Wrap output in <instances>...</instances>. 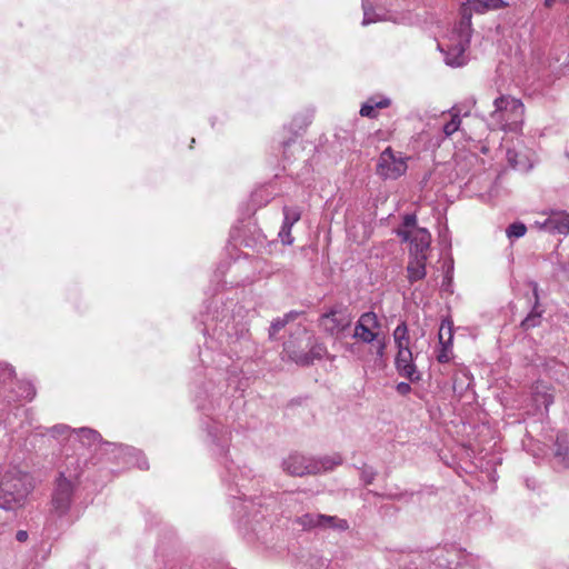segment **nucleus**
<instances>
[{"label": "nucleus", "mask_w": 569, "mask_h": 569, "mask_svg": "<svg viewBox=\"0 0 569 569\" xmlns=\"http://www.w3.org/2000/svg\"><path fill=\"white\" fill-rule=\"evenodd\" d=\"M202 323L204 326L203 333L211 332L221 345L233 343L243 338L248 331L243 317L236 316L233 311L230 313L229 308L222 309L221 312L216 310L211 316L208 315Z\"/></svg>", "instance_id": "1"}, {"label": "nucleus", "mask_w": 569, "mask_h": 569, "mask_svg": "<svg viewBox=\"0 0 569 569\" xmlns=\"http://www.w3.org/2000/svg\"><path fill=\"white\" fill-rule=\"evenodd\" d=\"M283 351L297 365L309 366L327 355V347L313 341L307 329L299 327L296 333L283 343Z\"/></svg>", "instance_id": "2"}, {"label": "nucleus", "mask_w": 569, "mask_h": 569, "mask_svg": "<svg viewBox=\"0 0 569 569\" xmlns=\"http://www.w3.org/2000/svg\"><path fill=\"white\" fill-rule=\"evenodd\" d=\"M471 14L463 12L460 22L455 27L448 42H439L438 48L445 54V61L450 67L466 64L465 54L470 43Z\"/></svg>", "instance_id": "3"}, {"label": "nucleus", "mask_w": 569, "mask_h": 569, "mask_svg": "<svg viewBox=\"0 0 569 569\" xmlns=\"http://www.w3.org/2000/svg\"><path fill=\"white\" fill-rule=\"evenodd\" d=\"M32 489L31 477L18 469H9L0 481V508L14 510Z\"/></svg>", "instance_id": "4"}, {"label": "nucleus", "mask_w": 569, "mask_h": 569, "mask_svg": "<svg viewBox=\"0 0 569 569\" xmlns=\"http://www.w3.org/2000/svg\"><path fill=\"white\" fill-rule=\"evenodd\" d=\"M495 110L490 113V126L503 131H518L525 118V106L520 99L500 96L493 101Z\"/></svg>", "instance_id": "5"}, {"label": "nucleus", "mask_w": 569, "mask_h": 569, "mask_svg": "<svg viewBox=\"0 0 569 569\" xmlns=\"http://www.w3.org/2000/svg\"><path fill=\"white\" fill-rule=\"evenodd\" d=\"M352 338L370 345L372 353L382 359L387 349V337L381 332V322L373 311L363 312L355 323Z\"/></svg>", "instance_id": "6"}, {"label": "nucleus", "mask_w": 569, "mask_h": 569, "mask_svg": "<svg viewBox=\"0 0 569 569\" xmlns=\"http://www.w3.org/2000/svg\"><path fill=\"white\" fill-rule=\"evenodd\" d=\"M80 473L81 467L76 458L69 459L66 470L60 471L52 495V507L59 516L66 515L70 509Z\"/></svg>", "instance_id": "7"}, {"label": "nucleus", "mask_w": 569, "mask_h": 569, "mask_svg": "<svg viewBox=\"0 0 569 569\" xmlns=\"http://www.w3.org/2000/svg\"><path fill=\"white\" fill-rule=\"evenodd\" d=\"M352 315L349 308L342 303H336L328 308L318 319L319 329L327 336L340 339L350 329Z\"/></svg>", "instance_id": "8"}, {"label": "nucleus", "mask_w": 569, "mask_h": 569, "mask_svg": "<svg viewBox=\"0 0 569 569\" xmlns=\"http://www.w3.org/2000/svg\"><path fill=\"white\" fill-rule=\"evenodd\" d=\"M407 159L388 147L379 156L376 172L382 179H398L407 171Z\"/></svg>", "instance_id": "9"}, {"label": "nucleus", "mask_w": 569, "mask_h": 569, "mask_svg": "<svg viewBox=\"0 0 569 569\" xmlns=\"http://www.w3.org/2000/svg\"><path fill=\"white\" fill-rule=\"evenodd\" d=\"M282 468L287 473L296 477L318 473L315 459L300 453H291L283 460Z\"/></svg>", "instance_id": "10"}, {"label": "nucleus", "mask_w": 569, "mask_h": 569, "mask_svg": "<svg viewBox=\"0 0 569 569\" xmlns=\"http://www.w3.org/2000/svg\"><path fill=\"white\" fill-rule=\"evenodd\" d=\"M440 349L437 352V360L447 363L452 358L453 323L450 319H443L439 328Z\"/></svg>", "instance_id": "11"}, {"label": "nucleus", "mask_w": 569, "mask_h": 569, "mask_svg": "<svg viewBox=\"0 0 569 569\" xmlns=\"http://www.w3.org/2000/svg\"><path fill=\"white\" fill-rule=\"evenodd\" d=\"M208 437L214 446L213 450L218 455H226L230 442V431L218 421H210L207 427Z\"/></svg>", "instance_id": "12"}, {"label": "nucleus", "mask_w": 569, "mask_h": 569, "mask_svg": "<svg viewBox=\"0 0 569 569\" xmlns=\"http://www.w3.org/2000/svg\"><path fill=\"white\" fill-rule=\"evenodd\" d=\"M540 229L552 234H569V212L551 211L548 218L540 223Z\"/></svg>", "instance_id": "13"}, {"label": "nucleus", "mask_w": 569, "mask_h": 569, "mask_svg": "<svg viewBox=\"0 0 569 569\" xmlns=\"http://www.w3.org/2000/svg\"><path fill=\"white\" fill-rule=\"evenodd\" d=\"M106 445L117 449L119 457H121L126 463L137 466L141 470L149 468L147 458L141 451L123 445L109 442H106Z\"/></svg>", "instance_id": "14"}, {"label": "nucleus", "mask_w": 569, "mask_h": 569, "mask_svg": "<svg viewBox=\"0 0 569 569\" xmlns=\"http://www.w3.org/2000/svg\"><path fill=\"white\" fill-rule=\"evenodd\" d=\"M431 234L425 228H417L411 239V256L426 254L430 247Z\"/></svg>", "instance_id": "15"}, {"label": "nucleus", "mask_w": 569, "mask_h": 569, "mask_svg": "<svg viewBox=\"0 0 569 569\" xmlns=\"http://www.w3.org/2000/svg\"><path fill=\"white\" fill-rule=\"evenodd\" d=\"M427 256H413L407 266L408 280L410 283L419 281L426 277Z\"/></svg>", "instance_id": "16"}, {"label": "nucleus", "mask_w": 569, "mask_h": 569, "mask_svg": "<svg viewBox=\"0 0 569 569\" xmlns=\"http://www.w3.org/2000/svg\"><path fill=\"white\" fill-rule=\"evenodd\" d=\"M531 286H532V292H533V297H535V306H533L531 312L520 323V327L523 330H529L531 328L539 326L540 318H541V311L538 310V307H539L538 284L536 282H531Z\"/></svg>", "instance_id": "17"}, {"label": "nucleus", "mask_w": 569, "mask_h": 569, "mask_svg": "<svg viewBox=\"0 0 569 569\" xmlns=\"http://www.w3.org/2000/svg\"><path fill=\"white\" fill-rule=\"evenodd\" d=\"M469 7L477 13L503 9L508 3L503 0H467Z\"/></svg>", "instance_id": "18"}, {"label": "nucleus", "mask_w": 569, "mask_h": 569, "mask_svg": "<svg viewBox=\"0 0 569 569\" xmlns=\"http://www.w3.org/2000/svg\"><path fill=\"white\" fill-rule=\"evenodd\" d=\"M506 159L509 166L516 170H527L530 167L528 157L522 152L517 151L515 148L507 149Z\"/></svg>", "instance_id": "19"}, {"label": "nucleus", "mask_w": 569, "mask_h": 569, "mask_svg": "<svg viewBox=\"0 0 569 569\" xmlns=\"http://www.w3.org/2000/svg\"><path fill=\"white\" fill-rule=\"evenodd\" d=\"M393 340L397 350L410 349V336L406 321H401L393 330Z\"/></svg>", "instance_id": "20"}, {"label": "nucleus", "mask_w": 569, "mask_h": 569, "mask_svg": "<svg viewBox=\"0 0 569 569\" xmlns=\"http://www.w3.org/2000/svg\"><path fill=\"white\" fill-rule=\"evenodd\" d=\"M298 312L290 311L286 313L283 317L276 318L271 321L269 328V338L277 339V335L282 330L290 321L295 320L298 317Z\"/></svg>", "instance_id": "21"}, {"label": "nucleus", "mask_w": 569, "mask_h": 569, "mask_svg": "<svg viewBox=\"0 0 569 569\" xmlns=\"http://www.w3.org/2000/svg\"><path fill=\"white\" fill-rule=\"evenodd\" d=\"M320 528H332L339 531H346L349 528V523L346 519L338 518L336 516H320Z\"/></svg>", "instance_id": "22"}, {"label": "nucleus", "mask_w": 569, "mask_h": 569, "mask_svg": "<svg viewBox=\"0 0 569 569\" xmlns=\"http://www.w3.org/2000/svg\"><path fill=\"white\" fill-rule=\"evenodd\" d=\"M390 100L385 98L379 101L369 100L368 102L363 103L360 109V114L362 117L368 118H375L377 116L376 108L383 109L389 107Z\"/></svg>", "instance_id": "23"}, {"label": "nucleus", "mask_w": 569, "mask_h": 569, "mask_svg": "<svg viewBox=\"0 0 569 569\" xmlns=\"http://www.w3.org/2000/svg\"><path fill=\"white\" fill-rule=\"evenodd\" d=\"M455 551H448L443 549H437L432 552V557L435 560V566L438 569H452L451 563L452 560L450 559V556H453Z\"/></svg>", "instance_id": "24"}, {"label": "nucleus", "mask_w": 569, "mask_h": 569, "mask_svg": "<svg viewBox=\"0 0 569 569\" xmlns=\"http://www.w3.org/2000/svg\"><path fill=\"white\" fill-rule=\"evenodd\" d=\"M315 463L318 467V473L321 471L332 470L335 467L340 466L342 463V458L340 455L336 453L333 456H327L321 459H315Z\"/></svg>", "instance_id": "25"}, {"label": "nucleus", "mask_w": 569, "mask_h": 569, "mask_svg": "<svg viewBox=\"0 0 569 569\" xmlns=\"http://www.w3.org/2000/svg\"><path fill=\"white\" fill-rule=\"evenodd\" d=\"M73 432H76V430H73ZM77 435L84 446H91L101 440L100 433L90 428H80L77 430Z\"/></svg>", "instance_id": "26"}, {"label": "nucleus", "mask_w": 569, "mask_h": 569, "mask_svg": "<svg viewBox=\"0 0 569 569\" xmlns=\"http://www.w3.org/2000/svg\"><path fill=\"white\" fill-rule=\"evenodd\" d=\"M320 516L321 513H306L298 517L296 522L303 529L320 528Z\"/></svg>", "instance_id": "27"}, {"label": "nucleus", "mask_w": 569, "mask_h": 569, "mask_svg": "<svg viewBox=\"0 0 569 569\" xmlns=\"http://www.w3.org/2000/svg\"><path fill=\"white\" fill-rule=\"evenodd\" d=\"M397 371L401 377L407 378L410 382H417L420 380V373L417 370L415 362L401 366L397 368Z\"/></svg>", "instance_id": "28"}, {"label": "nucleus", "mask_w": 569, "mask_h": 569, "mask_svg": "<svg viewBox=\"0 0 569 569\" xmlns=\"http://www.w3.org/2000/svg\"><path fill=\"white\" fill-rule=\"evenodd\" d=\"M555 455L569 466V443L560 436L557 437Z\"/></svg>", "instance_id": "29"}, {"label": "nucleus", "mask_w": 569, "mask_h": 569, "mask_svg": "<svg viewBox=\"0 0 569 569\" xmlns=\"http://www.w3.org/2000/svg\"><path fill=\"white\" fill-rule=\"evenodd\" d=\"M413 362V355L411 349L397 350L395 359L396 369L401 366H407Z\"/></svg>", "instance_id": "30"}, {"label": "nucleus", "mask_w": 569, "mask_h": 569, "mask_svg": "<svg viewBox=\"0 0 569 569\" xmlns=\"http://www.w3.org/2000/svg\"><path fill=\"white\" fill-rule=\"evenodd\" d=\"M283 216H284V218H283L282 223L292 227L297 221H299V219L301 217V212L298 208L284 207Z\"/></svg>", "instance_id": "31"}, {"label": "nucleus", "mask_w": 569, "mask_h": 569, "mask_svg": "<svg viewBox=\"0 0 569 569\" xmlns=\"http://www.w3.org/2000/svg\"><path fill=\"white\" fill-rule=\"evenodd\" d=\"M526 231L527 227L522 222H513L507 228L506 233L511 239L523 237Z\"/></svg>", "instance_id": "32"}, {"label": "nucleus", "mask_w": 569, "mask_h": 569, "mask_svg": "<svg viewBox=\"0 0 569 569\" xmlns=\"http://www.w3.org/2000/svg\"><path fill=\"white\" fill-rule=\"evenodd\" d=\"M377 475V470L370 466L365 465L360 470V479L366 486L371 485L375 481Z\"/></svg>", "instance_id": "33"}, {"label": "nucleus", "mask_w": 569, "mask_h": 569, "mask_svg": "<svg viewBox=\"0 0 569 569\" xmlns=\"http://www.w3.org/2000/svg\"><path fill=\"white\" fill-rule=\"evenodd\" d=\"M19 390L20 393L18 395V398L20 399L32 400L36 396V389L29 382H19Z\"/></svg>", "instance_id": "34"}, {"label": "nucleus", "mask_w": 569, "mask_h": 569, "mask_svg": "<svg viewBox=\"0 0 569 569\" xmlns=\"http://www.w3.org/2000/svg\"><path fill=\"white\" fill-rule=\"evenodd\" d=\"M460 123H461L460 117L458 114H453L451 117L450 121L445 123L443 129H442L443 133L447 137H450L452 133H455L459 129Z\"/></svg>", "instance_id": "35"}, {"label": "nucleus", "mask_w": 569, "mask_h": 569, "mask_svg": "<svg viewBox=\"0 0 569 569\" xmlns=\"http://www.w3.org/2000/svg\"><path fill=\"white\" fill-rule=\"evenodd\" d=\"M13 377V368L8 363H0V383L7 385Z\"/></svg>", "instance_id": "36"}, {"label": "nucleus", "mask_w": 569, "mask_h": 569, "mask_svg": "<svg viewBox=\"0 0 569 569\" xmlns=\"http://www.w3.org/2000/svg\"><path fill=\"white\" fill-rule=\"evenodd\" d=\"M291 226L282 223V227L279 231V237L284 244H291L293 242V238L291 237Z\"/></svg>", "instance_id": "37"}, {"label": "nucleus", "mask_w": 569, "mask_h": 569, "mask_svg": "<svg viewBox=\"0 0 569 569\" xmlns=\"http://www.w3.org/2000/svg\"><path fill=\"white\" fill-rule=\"evenodd\" d=\"M70 431V427L67 425H57L50 429V433L53 437L64 436Z\"/></svg>", "instance_id": "38"}, {"label": "nucleus", "mask_w": 569, "mask_h": 569, "mask_svg": "<svg viewBox=\"0 0 569 569\" xmlns=\"http://www.w3.org/2000/svg\"><path fill=\"white\" fill-rule=\"evenodd\" d=\"M417 224V217L413 213L406 214L402 220V227L405 229L415 228Z\"/></svg>", "instance_id": "39"}, {"label": "nucleus", "mask_w": 569, "mask_h": 569, "mask_svg": "<svg viewBox=\"0 0 569 569\" xmlns=\"http://www.w3.org/2000/svg\"><path fill=\"white\" fill-rule=\"evenodd\" d=\"M396 390L398 391L399 395L406 396L411 391V387L408 382H399L396 386Z\"/></svg>", "instance_id": "40"}, {"label": "nucleus", "mask_w": 569, "mask_h": 569, "mask_svg": "<svg viewBox=\"0 0 569 569\" xmlns=\"http://www.w3.org/2000/svg\"><path fill=\"white\" fill-rule=\"evenodd\" d=\"M396 232H397V236L400 237L403 241L411 242L412 236L409 230H407L405 228H399Z\"/></svg>", "instance_id": "41"}, {"label": "nucleus", "mask_w": 569, "mask_h": 569, "mask_svg": "<svg viewBox=\"0 0 569 569\" xmlns=\"http://www.w3.org/2000/svg\"><path fill=\"white\" fill-rule=\"evenodd\" d=\"M368 493L372 495L375 497L386 498V499H390V500H398V499H400L399 495H393V493L382 495V493L373 491V490H369Z\"/></svg>", "instance_id": "42"}, {"label": "nucleus", "mask_w": 569, "mask_h": 569, "mask_svg": "<svg viewBox=\"0 0 569 569\" xmlns=\"http://www.w3.org/2000/svg\"><path fill=\"white\" fill-rule=\"evenodd\" d=\"M373 21H375V19H372L370 13L365 9L362 24L367 26V24H369V23H371Z\"/></svg>", "instance_id": "43"}, {"label": "nucleus", "mask_w": 569, "mask_h": 569, "mask_svg": "<svg viewBox=\"0 0 569 569\" xmlns=\"http://www.w3.org/2000/svg\"><path fill=\"white\" fill-rule=\"evenodd\" d=\"M27 538H28V533H27V531L19 530V531L17 532V540H18V541H26V540H27Z\"/></svg>", "instance_id": "44"}, {"label": "nucleus", "mask_w": 569, "mask_h": 569, "mask_svg": "<svg viewBox=\"0 0 569 569\" xmlns=\"http://www.w3.org/2000/svg\"><path fill=\"white\" fill-rule=\"evenodd\" d=\"M556 0H545V6L547 8H551L555 4Z\"/></svg>", "instance_id": "45"}, {"label": "nucleus", "mask_w": 569, "mask_h": 569, "mask_svg": "<svg viewBox=\"0 0 569 569\" xmlns=\"http://www.w3.org/2000/svg\"><path fill=\"white\" fill-rule=\"evenodd\" d=\"M226 308H229L230 309V313H231L232 310L234 311V308H237V305H233V302H230V306L224 305L222 309H226Z\"/></svg>", "instance_id": "46"}, {"label": "nucleus", "mask_w": 569, "mask_h": 569, "mask_svg": "<svg viewBox=\"0 0 569 569\" xmlns=\"http://www.w3.org/2000/svg\"><path fill=\"white\" fill-rule=\"evenodd\" d=\"M226 308H229L230 309V313H231L232 310L234 311V308H237V305H233V302H230V306L224 305L222 309H226Z\"/></svg>", "instance_id": "47"}, {"label": "nucleus", "mask_w": 569, "mask_h": 569, "mask_svg": "<svg viewBox=\"0 0 569 569\" xmlns=\"http://www.w3.org/2000/svg\"><path fill=\"white\" fill-rule=\"evenodd\" d=\"M447 330H448V329H446V330H445V338H448Z\"/></svg>", "instance_id": "48"}, {"label": "nucleus", "mask_w": 569, "mask_h": 569, "mask_svg": "<svg viewBox=\"0 0 569 569\" xmlns=\"http://www.w3.org/2000/svg\"><path fill=\"white\" fill-rule=\"evenodd\" d=\"M567 156L569 157V149L567 150Z\"/></svg>", "instance_id": "49"}]
</instances>
